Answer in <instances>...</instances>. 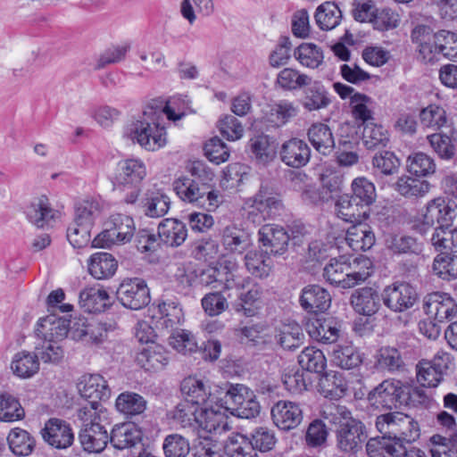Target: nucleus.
I'll list each match as a JSON object with an SVG mask.
<instances>
[{
    "label": "nucleus",
    "instance_id": "1",
    "mask_svg": "<svg viewBox=\"0 0 457 457\" xmlns=\"http://www.w3.org/2000/svg\"><path fill=\"white\" fill-rule=\"evenodd\" d=\"M180 98H171L165 106L157 104L146 105L142 115L125 129V137L147 151H157L167 144V132L161 124L163 114L170 120H179L186 114L187 106H179Z\"/></svg>",
    "mask_w": 457,
    "mask_h": 457
},
{
    "label": "nucleus",
    "instance_id": "2",
    "mask_svg": "<svg viewBox=\"0 0 457 457\" xmlns=\"http://www.w3.org/2000/svg\"><path fill=\"white\" fill-rule=\"evenodd\" d=\"M146 166L140 159H126L118 162L112 184L122 194L127 204H134L140 195V184L146 177Z\"/></svg>",
    "mask_w": 457,
    "mask_h": 457
},
{
    "label": "nucleus",
    "instance_id": "3",
    "mask_svg": "<svg viewBox=\"0 0 457 457\" xmlns=\"http://www.w3.org/2000/svg\"><path fill=\"white\" fill-rule=\"evenodd\" d=\"M375 425L384 438L400 444L412 443L420 436L419 423L414 418L403 412L381 414L377 417Z\"/></svg>",
    "mask_w": 457,
    "mask_h": 457
},
{
    "label": "nucleus",
    "instance_id": "4",
    "mask_svg": "<svg viewBox=\"0 0 457 457\" xmlns=\"http://www.w3.org/2000/svg\"><path fill=\"white\" fill-rule=\"evenodd\" d=\"M104 412L94 411L93 407H80L78 418L82 422L79 440L82 448L88 453H100L107 445L109 436L102 425Z\"/></svg>",
    "mask_w": 457,
    "mask_h": 457
},
{
    "label": "nucleus",
    "instance_id": "5",
    "mask_svg": "<svg viewBox=\"0 0 457 457\" xmlns=\"http://www.w3.org/2000/svg\"><path fill=\"white\" fill-rule=\"evenodd\" d=\"M242 210L249 221L261 224L278 216L284 210V204L278 194L268 186L262 185L254 195L244 202Z\"/></svg>",
    "mask_w": 457,
    "mask_h": 457
},
{
    "label": "nucleus",
    "instance_id": "6",
    "mask_svg": "<svg viewBox=\"0 0 457 457\" xmlns=\"http://www.w3.org/2000/svg\"><path fill=\"white\" fill-rule=\"evenodd\" d=\"M104 226L105 228L93 240L95 247L111 248L127 244L132 239L136 229L134 220L120 213L111 215Z\"/></svg>",
    "mask_w": 457,
    "mask_h": 457
},
{
    "label": "nucleus",
    "instance_id": "7",
    "mask_svg": "<svg viewBox=\"0 0 457 457\" xmlns=\"http://www.w3.org/2000/svg\"><path fill=\"white\" fill-rule=\"evenodd\" d=\"M174 190L178 196L184 202L194 204L208 211L214 210L220 203V194L211 190L207 183L182 178L174 182Z\"/></svg>",
    "mask_w": 457,
    "mask_h": 457
},
{
    "label": "nucleus",
    "instance_id": "8",
    "mask_svg": "<svg viewBox=\"0 0 457 457\" xmlns=\"http://www.w3.org/2000/svg\"><path fill=\"white\" fill-rule=\"evenodd\" d=\"M117 298L126 308L140 310L150 303V291L145 281L139 278H126L119 286Z\"/></svg>",
    "mask_w": 457,
    "mask_h": 457
},
{
    "label": "nucleus",
    "instance_id": "9",
    "mask_svg": "<svg viewBox=\"0 0 457 457\" xmlns=\"http://www.w3.org/2000/svg\"><path fill=\"white\" fill-rule=\"evenodd\" d=\"M408 395L407 385L397 379H386L369 394V400L372 404L392 409L406 401Z\"/></svg>",
    "mask_w": 457,
    "mask_h": 457
},
{
    "label": "nucleus",
    "instance_id": "10",
    "mask_svg": "<svg viewBox=\"0 0 457 457\" xmlns=\"http://www.w3.org/2000/svg\"><path fill=\"white\" fill-rule=\"evenodd\" d=\"M79 391L82 397L89 399L82 407H93L94 411L104 412L100 402L109 399L111 389L103 376L85 374L79 380Z\"/></svg>",
    "mask_w": 457,
    "mask_h": 457
},
{
    "label": "nucleus",
    "instance_id": "11",
    "mask_svg": "<svg viewBox=\"0 0 457 457\" xmlns=\"http://www.w3.org/2000/svg\"><path fill=\"white\" fill-rule=\"evenodd\" d=\"M418 294L413 287L405 282L387 286L382 294L384 304L395 312H404L414 305Z\"/></svg>",
    "mask_w": 457,
    "mask_h": 457
},
{
    "label": "nucleus",
    "instance_id": "12",
    "mask_svg": "<svg viewBox=\"0 0 457 457\" xmlns=\"http://www.w3.org/2000/svg\"><path fill=\"white\" fill-rule=\"evenodd\" d=\"M273 424L280 430L289 431L296 428L303 421L301 406L292 401L279 400L270 410Z\"/></svg>",
    "mask_w": 457,
    "mask_h": 457
},
{
    "label": "nucleus",
    "instance_id": "13",
    "mask_svg": "<svg viewBox=\"0 0 457 457\" xmlns=\"http://www.w3.org/2000/svg\"><path fill=\"white\" fill-rule=\"evenodd\" d=\"M235 288L241 290L238 295L239 303L237 304L236 311L243 312L246 317L254 316L262 305V287L247 277L243 278L239 282V287H235Z\"/></svg>",
    "mask_w": 457,
    "mask_h": 457
},
{
    "label": "nucleus",
    "instance_id": "14",
    "mask_svg": "<svg viewBox=\"0 0 457 457\" xmlns=\"http://www.w3.org/2000/svg\"><path fill=\"white\" fill-rule=\"evenodd\" d=\"M424 309L427 314L438 322H445L457 316V303L447 293L433 292L425 298Z\"/></svg>",
    "mask_w": 457,
    "mask_h": 457
},
{
    "label": "nucleus",
    "instance_id": "15",
    "mask_svg": "<svg viewBox=\"0 0 457 457\" xmlns=\"http://www.w3.org/2000/svg\"><path fill=\"white\" fill-rule=\"evenodd\" d=\"M455 217V209L450 201L443 196L428 201L421 215L422 223L432 227L436 223L439 226H450Z\"/></svg>",
    "mask_w": 457,
    "mask_h": 457
},
{
    "label": "nucleus",
    "instance_id": "16",
    "mask_svg": "<svg viewBox=\"0 0 457 457\" xmlns=\"http://www.w3.org/2000/svg\"><path fill=\"white\" fill-rule=\"evenodd\" d=\"M71 336L74 340L89 345H97L107 338V329L97 320L79 319L71 326Z\"/></svg>",
    "mask_w": 457,
    "mask_h": 457
},
{
    "label": "nucleus",
    "instance_id": "17",
    "mask_svg": "<svg viewBox=\"0 0 457 457\" xmlns=\"http://www.w3.org/2000/svg\"><path fill=\"white\" fill-rule=\"evenodd\" d=\"M44 440L57 449H66L74 441V434L69 423L59 419H50L42 429Z\"/></svg>",
    "mask_w": 457,
    "mask_h": 457
},
{
    "label": "nucleus",
    "instance_id": "18",
    "mask_svg": "<svg viewBox=\"0 0 457 457\" xmlns=\"http://www.w3.org/2000/svg\"><path fill=\"white\" fill-rule=\"evenodd\" d=\"M259 242L274 255L283 254L290 240L289 234L284 228L275 224H266L259 230Z\"/></svg>",
    "mask_w": 457,
    "mask_h": 457
},
{
    "label": "nucleus",
    "instance_id": "19",
    "mask_svg": "<svg viewBox=\"0 0 457 457\" xmlns=\"http://www.w3.org/2000/svg\"><path fill=\"white\" fill-rule=\"evenodd\" d=\"M80 307L87 312H103L112 305L111 297L101 285L87 287L79 295Z\"/></svg>",
    "mask_w": 457,
    "mask_h": 457
},
{
    "label": "nucleus",
    "instance_id": "20",
    "mask_svg": "<svg viewBox=\"0 0 457 457\" xmlns=\"http://www.w3.org/2000/svg\"><path fill=\"white\" fill-rule=\"evenodd\" d=\"M300 304L308 312H324L330 307L331 296L324 287L319 285H309L302 290Z\"/></svg>",
    "mask_w": 457,
    "mask_h": 457
},
{
    "label": "nucleus",
    "instance_id": "21",
    "mask_svg": "<svg viewBox=\"0 0 457 457\" xmlns=\"http://www.w3.org/2000/svg\"><path fill=\"white\" fill-rule=\"evenodd\" d=\"M311 150L302 139L291 138L282 144L280 149L281 161L287 166L300 168L310 160Z\"/></svg>",
    "mask_w": 457,
    "mask_h": 457
},
{
    "label": "nucleus",
    "instance_id": "22",
    "mask_svg": "<svg viewBox=\"0 0 457 457\" xmlns=\"http://www.w3.org/2000/svg\"><path fill=\"white\" fill-rule=\"evenodd\" d=\"M362 425L355 420H349L341 424L337 432L338 448L345 453L355 452L361 444Z\"/></svg>",
    "mask_w": 457,
    "mask_h": 457
},
{
    "label": "nucleus",
    "instance_id": "23",
    "mask_svg": "<svg viewBox=\"0 0 457 457\" xmlns=\"http://www.w3.org/2000/svg\"><path fill=\"white\" fill-rule=\"evenodd\" d=\"M154 306L160 316L161 325L167 329H174L185 320L184 312L179 302L176 299L161 298Z\"/></svg>",
    "mask_w": 457,
    "mask_h": 457
},
{
    "label": "nucleus",
    "instance_id": "24",
    "mask_svg": "<svg viewBox=\"0 0 457 457\" xmlns=\"http://www.w3.org/2000/svg\"><path fill=\"white\" fill-rule=\"evenodd\" d=\"M306 330L312 339L323 344H333L340 336L339 326L331 319H311Z\"/></svg>",
    "mask_w": 457,
    "mask_h": 457
},
{
    "label": "nucleus",
    "instance_id": "25",
    "mask_svg": "<svg viewBox=\"0 0 457 457\" xmlns=\"http://www.w3.org/2000/svg\"><path fill=\"white\" fill-rule=\"evenodd\" d=\"M381 298L376 290L371 287H363L352 294L351 304L357 313L371 316L379 310Z\"/></svg>",
    "mask_w": 457,
    "mask_h": 457
},
{
    "label": "nucleus",
    "instance_id": "26",
    "mask_svg": "<svg viewBox=\"0 0 457 457\" xmlns=\"http://www.w3.org/2000/svg\"><path fill=\"white\" fill-rule=\"evenodd\" d=\"M136 361L145 370L158 371L168 364V353L163 346L151 344L140 350L137 354Z\"/></svg>",
    "mask_w": 457,
    "mask_h": 457
},
{
    "label": "nucleus",
    "instance_id": "27",
    "mask_svg": "<svg viewBox=\"0 0 457 457\" xmlns=\"http://www.w3.org/2000/svg\"><path fill=\"white\" fill-rule=\"evenodd\" d=\"M307 137L313 148L323 155L330 154L335 149V138L328 125L316 122L307 130Z\"/></svg>",
    "mask_w": 457,
    "mask_h": 457
},
{
    "label": "nucleus",
    "instance_id": "28",
    "mask_svg": "<svg viewBox=\"0 0 457 457\" xmlns=\"http://www.w3.org/2000/svg\"><path fill=\"white\" fill-rule=\"evenodd\" d=\"M36 332L45 340L62 341L71 333V328L66 320L49 315L40 319L37 322Z\"/></svg>",
    "mask_w": 457,
    "mask_h": 457
},
{
    "label": "nucleus",
    "instance_id": "29",
    "mask_svg": "<svg viewBox=\"0 0 457 457\" xmlns=\"http://www.w3.org/2000/svg\"><path fill=\"white\" fill-rule=\"evenodd\" d=\"M144 213L150 218L164 216L170 210V201L161 189L148 188L141 201Z\"/></svg>",
    "mask_w": 457,
    "mask_h": 457
},
{
    "label": "nucleus",
    "instance_id": "30",
    "mask_svg": "<svg viewBox=\"0 0 457 457\" xmlns=\"http://www.w3.org/2000/svg\"><path fill=\"white\" fill-rule=\"evenodd\" d=\"M28 220L37 228L46 226L55 215L54 210L51 207L49 199L42 195L34 197L26 209Z\"/></svg>",
    "mask_w": 457,
    "mask_h": 457
},
{
    "label": "nucleus",
    "instance_id": "31",
    "mask_svg": "<svg viewBox=\"0 0 457 457\" xmlns=\"http://www.w3.org/2000/svg\"><path fill=\"white\" fill-rule=\"evenodd\" d=\"M158 236L165 245L177 247L187 239V228L177 219H164L158 226Z\"/></svg>",
    "mask_w": 457,
    "mask_h": 457
},
{
    "label": "nucleus",
    "instance_id": "32",
    "mask_svg": "<svg viewBox=\"0 0 457 457\" xmlns=\"http://www.w3.org/2000/svg\"><path fill=\"white\" fill-rule=\"evenodd\" d=\"M38 355L26 350L16 353L11 361L12 372L20 378H30L39 370Z\"/></svg>",
    "mask_w": 457,
    "mask_h": 457
},
{
    "label": "nucleus",
    "instance_id": "33",
    "mask_svg": "<svg viewBox=\"0 0 457 457\" xmlns=\"http://www.w3.org/2000/svg\"><path fill=\"white\" fill-rule=\"evenodd\" d=\"M348 268L347 257L333 258L325 266L323 276L330 284H336L342 288H351L353 287V282H351L347 275L351 271Z\"/></svg>",
    "mask_w": 457,
    "mask_h": 457
},
{
    "label": "nucleus",
    "instance_id": "34",
    "mask_svg": "<svg viewBox=\"0 0 457 457\" xmlns=\"http://www.w3.org/2000/svg\"><path fill=\"white\" fill-rule=\"evenodd\" d=\"M297 112L298 109L293 103L283 100L268 106L263 112L262 120L267 123V126L278 128L296 116Z\"/></svg>",
    "mask_w": 457,
    "mask_h": 457
},
{
    "label": "nucleus",
    "instance_id": "35",
    "mask_svg": "<svg viewBox=\"0 0 457 457\" xmlns=\"http://www.w3.org/2000/svg\"><path fill=\"white\" fill-rule=\"evenodd\" d=\"M229 428L227 417L220 410L200 409L195 430L199 433H221Z\"/></svg>",
    "mask_w": 457,
    "mask_h": 457
},
{
    "label": "nucleus",
    "instance_id": "36",
    "mask_svg": "<svg viewBox=\"0 0 457 457\" xmlns=\"http://www.w3.org/2000/svg\"><path fill=\"white\" fill-rule=\"evenodd\" d=\"M239 266L232 256H225L220 259L214 267H209V274H216L221 278V284L227 289L239 287L242 281L238 276Z\"/></svg>",
    "mask_w": 457,
    "mask_h": 457
},
{
    "label": "nucleus",
    "instance_id": "37",
    "mask_svg": "<svg viewBox=\"0 0 457 457\" xmlns=\"http://www.w3.org/2000/svg\"><path fill=\"white\" fill-rule=\"evenodd\" d=\"M88 271L96 279L112 277L117 270L118 262L109 253H96L87 261Z\"/></svg>",
    "mask_w": 457,
    "mask_h": 457
},
{
    "label": "nucleus",
    "instance_id": "38",
    "mask_svg": "<svg viewBox=\"0 0 457 457\" xmlns=\"http://www.w3.org/2000/svg\"><path fill=\"white\" fill-rule=\"evenodd\" d=\"M345 240L353 251H366L375 244V236L366 223L360 222L347 229Z\"/></svg>",
    "mask_w": 457,
    "mask_h": 457
},
{
    "label": "nucleus",
    "instance_id": "39",
    "mask_svg": "<svg viewBox=\"0 0 457 457\" xmlns=\"http://www.w3.org/2000/svg\"><path fill=\"white\" fill-rule=\"evenodd\" d=\"M222 245L230 253H242L250 247L251 238L244 229L230 225L223 229Z\"/></svg>",
    "mask_w": 457,
    "mask_h": 457
},
{
    "label": "nucleus",
    "instance_id": "40",
    "mask_svg": "<svg viewBox=\"0 0 457 457\" xmlns=\"http://www.w3.org/2000/svg\"><path fill=\"white\" fill-rule=\"evenodd\" d=\"M245 266L249 273L259 278H267L273 262L266 251H249L245 256Z\"/></svg>",
    "mask_w": 457,
    "mask_h": 457
},
{
    "label": "nucleus",
    "instance_id": "41",
    "mask_svg": "<svg viewBox=\"0 0 457 457\" xmlns=\"http://www.w3.org/2000/svg\"><path fill=\"white\" fill-rule=\"evenodd\" d=\"M310 87L304 92L302 104L309 112L319 111L327 108L331 100L324 85L320 81L311 82Z\"/></svg>",
    "mask_w": 457,
    "mask_h": 457
},
{
    "label": "nucleus",
    "instance_id": "42",
    "mask_svg": "<svg viewBox=\"0 0 457 457\" xmlns=\"http://www.w3.org/2000/svg\"><path fill=\"white\" fill-rule=\"evenodd\" d=\"M140 431L130 423L115 426L110 436L111 444L117 449L122 450L134 446L140 441Z\"/></svg>",
    "mask_w": 457,
    "mask_h": 457
},
{
    "label": "nucleus",
    "instance_id": "43",
    "mask_svg": "<svg viewBox=\"0 0 457 457\" xmlns=\"http://www.w3.org/2000/svg\"><path fill=\"white\" fill-rule=\"evenodd\" d=\"M431 245L440 253L457 252V228L450 226H438L435 228L431 238Z\"/></svg>",
    "mask_w": 457,
    "mask_h": 457
},
{
    "label": "nucleus",
    "instance_id": "44",
    "mask_svg": "<svg viewBox=\"0 0 457 457\" xmlns=\"http://www.w3.org/2000/svg\"><path fill=\"white\" fill-rule=\"evenodd\" d=\"M331 361L343 370H352L361 364L362 358L358 349L353 345H338L333 350Z\"/></svg>",
    "mask_w": 457,
    "mask_h": 457
},
{
    "label": "nucleus",
    "instance_id": "45",
    "mask_svg": "<svg viewBox=\"0 0 457 457\" xmlns=\"http://www.w3.org/2000/svg\"><path fill=\"white\" fill-rule=\"evenodd\" d=\"M102 212V205L96 199H85L77 204L73 222L92 228L96 219Z\"/></svg>",
    "mask_w": 457,
    "mask_h": 457
},
{
    "label": "nucleus",
    "instance_id": "46",
    "mask_svg": "<svg viewBox=\"0 0 457 457\" xmlns=\"http://www.w3.org/2000/svg\"><path fill=\"white\" fill-rule=\"evenodd\" d=\"M146 401L139 394L123 392L116 399L115 406L118 411L126 416H136L143 413L146 409Z\"/></svg>",
    "mask_w": 457,
    "mask_h": 457
},
{
    "label": "nucleus",
    "instance_id": "47",
    "mask_svg": "<svg viewBox=\"0 0 457 457\" xmlns=\"http://www.w3.org/2000/svg\"><path fill=\"white\" fill-rule=\"evenodd\" d=\"M168 338L169 345L179 353L187 355L198 350L195 336L187 329L174 328Z\"/></svg>",
    "mask_w": 457,
    "mask_h": 457
},
{
    "label": "nucleus",
    "instance_id": "48",
    "mask_svg": "<svg viewBox=\"0 0 457 457\" xmlns=\"http://www.w3.org/2000/svg\"><path fill=\"white\" fill-rule=\"evenodd\" d=\"M200 405L191 400H182L172 411V419L183 428L195 430Z\"/></svg>",
    "mask_w": 457,
    "mask_h": 457
},
{
    "label": "nucleus",
    "instance_id": "49",
    "mask_svg": "<svg viewBox=\"0 0 457 457\" xmlns=\"http://www.w3.org/2000/svg\"><path fill=\"white\" fill-rule=\"evenodd\" d=\"M275 338L284 349L293 350L303 345L304 334L297 323L283 324L278 329Z\"/></svg>",
    "mask_w": 457,
    "mask_h": 457
},
{
    "label": "nucleus",
    "instance_id": "50",
    "mask_svg": "<svg viewBox=\"0 0 457 457\" xmlns=\"http://www.w3.org/2000/svg\"><path fill=\"white\" fill-rule=\"evenodd\" d=\"M341 18L340 9L332 2H325L316 9L315 21L320 29L323 30L335 29L339 24Z\"/></svg>",
    "mask_w": 457,
    "mask_h": 457
},
{
    "label": "nucleus",
    "instance_id": "51",
    "mask_svg": "<svg viewBox=\"0 0 457 457\" xmlns=\"http://www.w3.org/2000/svg\"><path fill=\"white\" fill-rule=\"evenodd\" d=\"M7 441L11 451L18 456L29 455L35 447L33 437L26 430L20 428H15L10 431Z\"/></svg>",
    "mask_w": 457,
    "mask_h": 457
},
{
    "label": "nucleus",
    "instance_id": "52",
    "mask_svg": "<svg viewBox=\"0 0 457 457\" xmlns=\"http://www.w3.org/2000/svg\"><path fill=\"white\" fill-rule=\"evenodd\" d=\"M320 386L324 396L331 400L343 397L348 388L347 382L340 372L328 373L321 380Z\"/></svg>",
    "mask_w": 457,
    "mask_h": 457
},
{
    "label": "nucleus",
    "instance_id": "53",
    "mask_svg": "<svg viewBox=\"0 0 457 457\" xmlns=\"http://www.w3.org/2000/svg\"><path fill=\"white\" fill-rule=\"evenodd\" d=\"M361 139L368 149L386 147L389 142V133L382 125L367 123L363 126Z\"/></svg>",
    "mask_w": 457,
    "mask_h": 457
},
{
    "label": "nucleus",
    "instance_id": "54",
    "mask_svg": "<svg viewBox=\"0 0 457 457\" xmlns=\"http://www.w3.org/2000/svg\"><path fill=\"white\" fill-rule=\"evenodd\" d=\"M294 55L303 66L310 69L319 68L324 59L321 48L312 43L301 44L295 50Z\"/></svg>",
    "mask_w": 457,
    "mask_h": 457
},
{
    "label": "nucleus",
    "instance_id": "55",
    "mask_svg": "<svg viewBox=\"0 0 457 457\" xmlns=\"http://www.w3.org/2000/svg\"><path fill=\"white\" fill-rule=\"evenodd\" d=\"M224 450L228 457H257L249 438L238 433L228 438Z\"/></svg>",
    "mask_w": 457,
    "mask_h": 457
},
{
    "label": "nucleus",
    "instance_id": "56",
    "mask_svg": "<svg viewBox=\"0 0 457 457\" xmlns=\"http://www.w3.org/2000/svg\"><path fill=\"white\" fill-rule=\"evenodd\" d=\"M433 271L445 280L457 278V255L453 253L443 252L436 255L433 262Z\"/></svg>",
    "mask_w": 457,
    "mask_h": 457
},
{
    "label": "nucleus",
    "instance_id": "57",
    "mask_svg": "<svg viewBox=\"0 0 457 457\" xmlns=\"http://www.w3.org/2000/svg\"><path fill=\"white\" fill-rule=\"evenodd\" d=\"M395 190L405 197H422L430 190V184L411 177H401L395 184Z\"/></svg>",
    "mask_w": 457,
    "mask_h": 457
},
{
    "label": "nucleus",
    "instance_id": "58",
    "mask_svg": "<svg viewBox=\"0 0 457 457\" xmlns=\"http://www.w3.org/2000/svg\"><path fill=\"white\" fill-rule=\"evenodd\" d=\"M350 104L354 119L361 121L363 126L371 123L373 118V101L370 97L361 93H354L351 97Z\"/></svg>",
    "mask_w": 457,
    "mask_h": 457
},
{
    "label": "nucleus",
    "instance_id": "59",
    "mask_svg": "<svg viewBox=\"0 0 457 457\" xmlns=\"http://www.w3.org/2000/svg\"><path fill=\"white\" fill-rule=\"evenodd\" d=\"M249 148L253 156L261 163H268L276 157V146L270 144L267 136L260 135L251 138Z\"/></svg>",
    "mask_w": 457,
    "mask_h": 457
},
{
    "label": "nucleus",
    "instance_id": "60",
    "mask_svg": "<svg viewBox=\"0 0 457 457\" xmlns=\"http://www.w3.org/2000/svg\"><path fill=\"white\" fill-rule=\"evenodd\" d=\"M251 397V389L242 384L229 385L224 396L220 399L221 405L231 414L236 415L245 397Z\"/></svg>",
    "mask_w": 457,
    "mask_h": 457
},
{
    "label": "nucleus",
    "instance_id": "61",
    "mask_svg": "<svg viewBox=\"0 0 457 457\" xmlns=\"http://www.w3.org/2000/svg\"><path fill=\"white\" fill-rule=\"evenodd\" d=\"M181 392L187 396L184 400H191L198 405L204 403L210 395L204 381L192 377L183 380Z\"/></svg>",
    "mask_w": 457,
    "mask_h": 457
},
{
    "label": "nucleus",
    "instance_id": "62",
    "mask_svg": "<svg viewBox=\"0 0 457 457\" xmlns=\"http://www.w3.org/2000/svg\"><path fill=\"white\" fill-rule=\"evenodd\" d=\"M268 327L263 323L248 324L240 328L238 335L243 343L251 345H262L269 342Z\"/></svg>",
    "mask_w": 457,
    "mask_h": 457
},
{
    "label": "nucleus",
    "instance_id": "63",
    "mask_svg": "<svg viewBox=\"0 0 457 457\" xmlns=\"http://www.w3.org/2000/svg\"><path fill=\"white\" fill-rule=\"evenodd\" d=\"M369 457H402L405 451L402 445L396 446L383 439L371 438L366 445Z\"/></svg>",
    "mask_w": 457,
    "mask_h": 457
},
{
    "label": "nucleus",
    "instance_id": "64",
    "mask_svg": "<svg viewBox=\"0 0 457 457\" xmlns=\"http://www.w3.org/2000/svg\"><path fill=\"white\" fill-rule=\"evenodd\" d=\"M298 361L303 370L311 372H322L327 366L323 352L315 347H306L299 355Z\"/></svg>",
    "mask_w": 457,
    "mask_h": 457
}]
</instances>
